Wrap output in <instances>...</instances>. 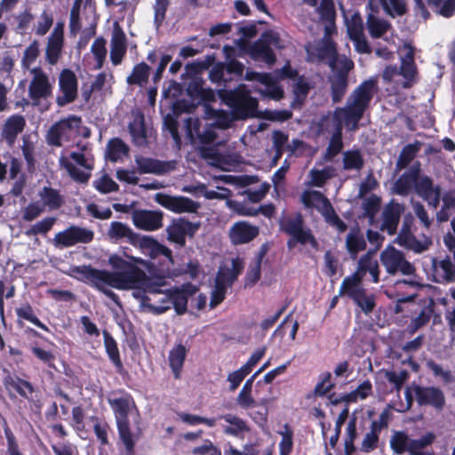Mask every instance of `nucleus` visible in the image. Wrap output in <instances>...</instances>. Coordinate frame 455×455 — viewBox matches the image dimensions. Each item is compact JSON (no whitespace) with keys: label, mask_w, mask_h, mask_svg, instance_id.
<instances>
[{"label":"nucleus","mask_w":455,"mask_h":455,"mask_svg":"<svg viewBox=\"0 0 455 455\" xmlns=\"http://www.w3.org/2000/svg\"><path fill=\"white\" fill-rule=\"evenodd\" d=\"M126 36L121 28L117 27L114 30L111 39L110 60L113 65L117 66L121 64L124 57L126 54Z\"/></svg>","instance_id":"obj_26"},{"label":"nucleus","mask_w":455,"mask_h":455,"mask_svg":"<svg viewBox=\"0 0 455 455\" xmlns=\"http://www.w3.org/2000/svg\"><path fill=\"white\" fill-rule=\"evenodd\" d=\"M395 243L398 245L407 250L413 251L416 253L423 252L428 248V243H423L417 239L411 231L399 232L397 237L395 238Z\"/></svg>","instance_id":"obj_35"},{"label":"nucleus","mask_w":455,"mask_h":455,"mask_svg":"<svg viewBox=\"0 0 455 455\" xmlns=\"http://www.w3.org/2000/svg\"><path fill=\"white\" fill-rule=\"evenodd\" d=\"M405 207L403 204L392 199L386 204L382 212L381 230H385L388 235H393L396 233L401 215L404 212Z\"/></svg>","instance_id":"obj_17"},{"label":"nucleus","mask_w":455,"mask_h":455,"mask_svg":"<svg viewBox=\"0 0 455 455\" xmlns=\"http://www.w3.org/2000/svg\"><path fill=\"white\" fill-rule=\"evenodd\" d=\"M150 74V67L144 61L136 64L132 73L127 76L126 83L129 85L142 86L148 83Z\"/></svg>","instance_id":"obj_41"},{"label":"nucleus","mask_w":455,"mask_h":455,"mask_svg":"<svg viewBox=\"0 0 455 455\" xmlns=\"http://www.w3.org/2000/svg\"><path fill=\"white\" fill-rule=\"evenodd\" d=\"M25 126L26 120L23 116L12 115L5 121L3 128V137L9 144H12Z\"/></svg>","instance_id":"obj_31"},{"label":"nucleus","mask_w":455,"mask_h":455,"mask_svg":"<svg viewBox=\"0 0 455 455\" xmlns=\"http://www.w3.org/2000/svg\"><path fill=\"white\" fill-rule=\"evenodd\" d=\"M410 438L403 431H395L390 439V447L396 454H403L407 451Z\"/></svg>","instance_id":"obj_54"},{"label":"nucleus","mask_w":455,"mask_h":455,"mask_svg":"<svg viewBox=\"0 0 455 455\" xmlns=\"http://www.w3.org/2000/svg\"><path fill=\"white\" fill-rule=\"evenodd\" d=\"M93 231L73 225L57 233L53 241L56 247L68 248L77 243H89L93 240Z\"/></svg>","instance_id":"obj_12"},{"label":"nucleus","mask_w":455,"mask_h":455,"mask_svg":"<svg viewBox=\"0 0 455 455\" xmlns=\"http://www.w3.org/2000/svg\"><path fill=\"white\" fill-rule=\"evenodd\" d=\"M366 25L370 36L374 39L382 37L392 27L388 20L379 19L371 13L367 16Z\"/></svg>","instance_id":"obj_39"},{"label":"nucleus","mask_w":455,"mask_h":455,"mask_svg":"<svg viewBox=\"0 0 455 455\" xmlns=\"http://www.w3.org/2000/svg\"><path fill=\"white\" fill-rule=\"evenodd\" d=\"M373 251H369L363 255L357 262V269L355 274H358L363 279L365 274L370 270L377 260L372 257Z\"/></svg>","instance_id":"obj_64"},{"label":"nucleus","mask_w":455,"mask_h":455,"mask_svg":"<svg viewBox=\"0 0 455 455\" xmlns=\"http://www.w3.org/2000/svg\"><path fill=\"white\" fill-rule=\"evenodd\" d=\"M161 297H150L149 295L141 296V306L146 308L149 313L158 315L165 313L171 308V293L170 289H167L160 293Z\"/></svg>","instance_id":"obj_23"},{"label":"nucleus","mask_w":455,"mask_h":455,"mask_svg":"<svg viewBox=\"0 0 455 455\" xmlns=\"http://www.w3.org/2000/svg\"><path fill=\"white\" fill-rule=\"evenodd\" d=\"M366 241L359 228H353L346 237V249L352 259H355L360 251L366 249Z\"/></svg>","instance_id":"obj_32"},{"label":"nucleus","mask_w":455,"mask_h":455,"mask_svg":"<svg viewBox=\"0 0 455 455\" xmlns=\"http://www.w3.org/2000/svg\"><path fill=\"white\" fill-rule=\"evenodd\" d=\"M218 96L231 109L233 119L245 120L258 116L259 101L251 95L245 84H239L234 90L220 89Z\"/></svg>","instance_id":"obj_3"},{"label":"nucleus","mask_w":455,"mask_h":455,"mask_svg":"<svg viewBox=\"0 0 455 455\" xmlns=\"http://www.w3.org/2000/svg\"><path fill=\"white\" fill-rule=\"evenodd\" d=\"M188 348L181 343L176 344L169 352L168 362L175 379L181 378Z\"/></svg>","instance_id":"obj_28"},{"label":"nucleus","mask_w":455,"mask_h":455,"mask_svg":"<svg viewBox=\"0 0 455 455\" xmlns=\"http://www.w3.org/2000/svg\"><path fill=\"white\" fill-rule=\"evenodd\" d=\"M56 222V218L46 217L33 224L29 228L26 229L24 234L28 237L35 236L37 235H45L49 231L52 230L53 225Z\"/></svg>","instance_id":"obj_48"},{"label":"nucleus","mask_w":455,"mask_h":455,"mask_svg":"<svg viewBox=\"0 0 455 455\" xmlns=\"http://www.w3.org/2000/svg\"><path fill=\"white\" fill-rule=\"evenodd\" d=\"M128 151V146L120 138H113L108 143V155L112 162L117 161L121 154L126 155Z\"/></svg>","instance_id":"obj_53"},{"label":"nucleus","mask_w":455,"mask_h":455,"mask_svg":"<svg viewBox=\"0 0 455 455\" xmlns=\"http://www.w3.org/2000/svg\"><path fill=\"white\" fill-rule=\"evenodd\" d=\"M94 187L101 194H108L119 190L118 184L108 175H104L99 180H95Z\"/></svg>","instance_id":"obj_61"},{"label":"nucleus","mask_w":455,"mask_h":455,"mask_svg":"<svg viewBox=\"0 0 455 455\" xmlns=\"http://www.w3.org/2000/svg\"><path fill=\"white\" fill-rule=\"evenodd\" d=\"M103 339L105 350L108 359L114 364L116 371L120 375H124L125 373V370L121 360L119 348L116 339L108 331H103Z\"/></svg>","instance_id":"obj_30"},{"label":"nucleus","mask_w":455,"mask_h":455,"mask_svg":"<svg viewBox=\"0 0 455 455\" xmlns=\"http://www.w3.org/2000/svg\"><path fill=\"white\" fill-rule=\"evenodd\" d=\"M155 199L157 204L175 213H195L200 208L199 203L183 196H172L157 193Z\"/></svg>","instance_id":"obj_13"},{"label":"nucleus","mask_w":455,"mask_h":455,"mask_svg":"<svg viewBox=\"0 0 455 455\" xmlns=\"http://www.w3.org/2000/svg\"><path fill=\"white\" fill-rule=\"evenodd\" d=\"M399 74L404 77L402 87L411 88L416 82L417 68L414 61V52L412 48L407 52L402 59Z\"/></svg>","instance_id":"obj_27"},{"label":"nucleus","mask_w":455,"mask_h":455,"mask_svg":"<svg viewBox=\"0 0 455 455\" xmlns=\"http://www.w3.org/2000/svg\"><path fill=\"white\" fill-rule=\"evenodd\" d=\"M136 246H139L152 259L163 256L164 258L163 264L167 265L166 271L174 265L172 251L152 236L140 235Z\"/></svg>","instance_id":"obj_14"},{"label":"nucleus","mask_w":455,"mask_h":455,"mask_svg":"<svg viewBox=\"0 0 455 455\" xmlns=\"http://www.w3.org/2000/svg\"><path fill=\"white\" fill-rule=\"evenodd\" d=\"M365 110L347 103L346 107L336 108L331 116H323L320 119L319 127L323 132H330L331 126L340 128L343 126L349 132L359 129V122L363 116Z\"/></svg>","instance_id":"obj_5"},{"label":"nucleus","mask_w":455,"mask_h":455,"mask_svg":"<svg viewBox=\"0 0 455 455\" xmlns=\"http://www.w3.org/2000/svg\"><path fill=\"white\" fill-rule=\"evenodd\" d=\"M319 62H327L329 67L335 70L338 60V50L334 41L327 36H324L321 43L315 47L313 53Z\"/></svg>","instance_id":"obj_21"},{"label":"nucleus","mask_w":455,"mask_h":455,"mask_svg":"<svg viewBox=\"0 0 455 455\" xmlns=\"http://www.w3.org/2000/svg\"><path fill=\"white\" fill-rule=\"evenodd\" d=\"M433 277L437 283H451L455 282V265L451 262L449 256L445 259L437 260L433 259Z\"/></svg>","instance_id":"obj_22"},{"label":"nucleus","mask_w":455,"mask_h":455,"mask_svg":"<svg viewBox=\"0 0 455 455\" xmlns=\"http://www.w3.org/2000/svg\"><path fill=\"white\" fill-rule=\"evenodd\" d=\"M136 172L140 174L153 173L162 175L166 172V163L158 159L146 157L141 155L135 156Z\"/></svg>","instance_id":"obj_29"},{"label":"nucleus","mask_w":455,"mask_h":455,"mask_svg":"<svg viewBox=\"0 0 455 455\" xmlns=\"http://www.w3.org/2000/svg\"><path fill=\"white\" fill-rule=\"evenodd\" d=\"M421 143L416 140L414 143L408 144L401 150L398 159L395 163V171L400 172L408 167L420 150Z\"/></svg>","instance_id":"obj_38"},{"label":"nucleus","mask_w":455,"mask_h":455,"mask_svg":"<svg viewBox=\"0 0 455 455\" xmlns=\"http://www.w3.org/2000/svg\"><path fill=\"white\" fill-rule=\"evenodd\" d=\"M249 54L254 60H260L268 65H273L276 60L269 42L264 38L258 39L251 45Z\"/></svg>","instance_id":"obj_25"},{"label":"nucleus","mask_w":455,"mask_h":455,"mask_svg":"<svg viewBox=\"0 0 455 455\" xmlns=\"http://www.w3.org/2000/svg\"><path fill=\"white\" fill-rule=\"evenodd\" d=\"M311 184L317 188L324 186L326 181L331 178V169L325 167L322 170L312 169L310 171Z\"/></svg>","instance_id":"obj_57"},{"label":"nucleus","mask_w":455,"mask_h":455,"mask_svg":"<svg viewBox=\"0 0 455 455\" xmlns=\"http://www.w3.org/2000/svg\"><path fill=\"white\" fill-rule=\"evenodd\" d=\"M420 163L416 162L395 181L392 193L407 196L414 189L419 196H427V193L431 190V178L427 175L420 176Z\"/></svg>","instance_id":"obj_4"},{"label":"nucleus","mask_w":455,"mask_h":455,"mask_svg":"<svg viewBox=\"0 0 455 455\" xmlns=\"http://www.w3.org/2000/svg\"><path fill=\"white\" fill-rule=\"evenodd\" d=\"M318 13L320 18L327 22H334L336 17L335 6L332 0H322Z\"/></svg>","instance_id":"obj_62"},{"label":"nucleus","mask_w":455,"mask_h":455,"mask_svg":"<svg viewBox=\"0 0 455 455\" xmlns=\"http://www.w3.org/2000/svg\"><path fill=\"white\" fill-rule=\"evenodd\" d=\"M282 439L279 443L280 455H291L293 449V430L288 424L283 425V431H280Z\"/></svg>","instance_id":"obj_52"},{"label":"nucleus","mask_w":455,"mask_h":455,"mask_svg":"<svg viewBox=\"0 0 455 455\" xmlns=\"http://www.w3.org/2000/svg\"><path fill=\"white\" fill-rule=\"evenodd\" d=\"M91 420L94 422L93 432L96 435L97 440L103 446L108 445V431L110 430L109 424L107 421L102 420L96 416L91 417Z\"/></svg>","instance_id":"obj_49"},{"label":"nucleus","mask_w":455,"mask_h":455,"mask_svg":"<svg viewBox=\"0 0 455 455\" xmlns=\"http://www.w3.org/2000/svg\"><path fill=\"white\" fill-rule=\"evenodd\" d=\"M106 43V40L102 36H100L94 40L91 47V52L96 60L94 69H100L104 65L107 56Z\"/></svg>","instance_id":"obj_50"},{"label":"nucleus","mask_w":455,"mask_h":455,"mask_svg":"<svg viewBox=\"0 0 455 455\" xmlns=\"http://www.w3.org/2000/svg\"><path fill=\"white\" fill-rule=\"evenodd\" d=\"M343 169L346 171H361L364 166V158L359 149H349L343 153Z\"/></svg>","instance_id":"obj_42"},{"label":"nucleus","mask_w":455,"mask_h":455,"mask_svg":"<svg viewBox=\"0 0 455 455\" xmlns=\"http://www.w3.org/2000/svg\"><path fill=\"white\" fill-rule=\"evenodd\" d=\"M3 385L10 399H14L19 395L21 398L28 400L30 410L34 413H41L44 404L40 398L33 397L32 395L35 392V387L31 382L23 379L17 375L8 373L3 379Z\"/></svg>","instance_id":"obj_6"},{"label":"nucleus","mask_w":455,"mask_h":455,"mask_svg":"<svg viewBox=\"0 0 455 455\" xmlns=\"http://www.w3.org/2000/svg\"><path fill=\"white\" fill-rule=\"evenodd\" d=\"M132 262L124 259L117 254L108 259V263L116 271L97 269L91 265L75 267L73 272L83 282H88L92 286L103 292L106 296L116 300L118 296L105 286L117 290H132L140 288L144 295L157 297L163 293L162 287L165 285L163 277L153 278L140 268L136 264H143V259L136 257L130 258Z\"/></svg>","instance_id":"obj_1"},{"label":"nucleus","mask_w":455,"mask_h":455,"mask_svg":"<svg viewBox=\"0 0 455 455\" xmlns=\"http://www.w3.org/2000/svg\"><path fill=\"white\" fill-rule=\"evenodd\" d=\"M255 379V375L251 376L243 384L241 391L239 392L236 402L242 409L247 410L252 408L256 404L255 399L252 397V386Z\"/></svg>","instance_id":"obj_44"},{"label":"nucleus","mask_w":455,"mask_h":455,"mask_svg":"<svg viewBox=\"0 0 455 455\" xmlns=\"http://www.w3.org/2000/svg\"><path fill=\"white\" fill-rule=\"evenodd\" d=\"M28 347L33 355L40 362L44 363L48 367L54 366L55 355L51 350L40 347L36 341L29 343Z\"/></svg>","instance_id":"obj_51"},{"label":"nucleus","mask_w":455,"mask_h":455,"mask_svg":"<svg viewBox=\"0 0 455 455\" xmlns=\"http://www.w3.org/2000/svg\"><path fill=\"white\" fill-rule=\"evenodd\" d=\"M66 135L67 132L60 126V124L57 122L50 127L47 132V142L54 147H61V139Z\"/></svg>","instance_id":"obj_59"},{"label":"nucleus","mask_w":455,"mask_h":455,"mask_svg":"<svg viewBox=\"0 0 455 455\" xmlns=\"http://www.w3.org/2000/svg\"><path fill=\"white\" fill-rule=\"evenodd\" d=\"M169 5L170 0H156L154 4V23L157 28L163 25Z\"/></svg>","instance_id":"obj_58"},{"label":"nucleus","mask_w":455,"mask_h":455,"mask_svg":"<svg viewBox=\"0 0 455 455\" xmlns=\"http://www.w3.org/2000/svg\"><path fill=\"white\" fill-rule=\"evenodd\" d=\"M320 379V381L315 387L314 394L316 396H324L334 387L335 384L331 380V374L330 371L322 373Z\"/></svg>","instance_id":"obj_56"},{"label":"nucleus","mask_w":455,"mask_h":455,"mask_svg":"<svg viewBox=\"0 0 455 455\" xmlns=\"http://www.w3.org/2000/svg\"><path fill=\"white\" fill-rule=\"evenodd\" d=\"M427 368L435 378H440L443 385H451L455 382V374L451 370H444L442 365L430 359L426 363Z\"/></svg>","instance_id":"obj_47"},{"label":"nucleus","mask_w":455,"mask_h":455,"mask_svg":"<svg viewBox=\"0 0 455 455\" xmlns=\"http://www.w3.org/2000/svg\"><path fill=\"white\" fill-rule=\"evenodd\" d=\"M379 259L387 272L392 275L398 272L404 275H411L416 271L415 267L405 259L403 252L392 245H388L381 251Z\"/></svg>","instance_id":"obj_9"},{"label":"nucleus","mask_w":455,"mask_h":455,"mask_svg":"<svg viewBox=\"0 0 455 455\" xmlns=\"http://www.w3.org/2000/svg\"><path fill=\"white\" fill-rule=\"evenodd\" d=\"M339 68L330 77L331 96L333 103H339L345 96L348 86V73L354 68L352 60L343 57L339 61Z\"/></svg>","instance_id":"obj_10"},{"label":"nucleus","mask_w":455,"mask_h":455,"mask_svg":"<svg viewBox=\"0 0 455 455\" xmlns=\"http://www.w3.org/2000/svg\"><path fill=\"white\" fill-rule=\"evenodd\" d=\"M412 389L419 407L431 408L437 412L446 407V396L440 387L412 383Z\"/></svg>","instance_id":"obj_8"},{"label":"nucleus","mask_w":455,"mask_h":455,"mask_svg":"<svg viewBox=\"0 0 455 455\" xmlns=\"http://www.w3.org/2000/svg\"><path fill=\"white\" fill-rule=\"evenodd\" d=\"M128 130L134 145L139 147L147 145V132L144 116L142 115L129 124Z\"/></svg>","instance_id":"obj_40"},{"label":"nucleus","mask_w":455,"mask_h":455,"mask_svg":"<svg viewBox=\"0 0 455 455\" xmlns=\"http://www.w3.org/2000/svg\"><path fill=\"white\" fill-rule=\"evenodd\" d=\"M362 277L358 274H353L343 279L339 288V295H347L352 299H358L364 288L361 286Z\"/></svg>","instance_id":"obj_33"},{"label":"nucleus","mask_w":455,"mask_h":455,"mask_svg":"<svg viewBox=\"0 0 455 455\" xmlns=\"http://www.w3.org/2000/svg\"><path fill=\"white\" fill-rule=\"evenodd\" d=\"M330 132H332V134L330 138L329 144L323 156V160L327 162L331 161L333 157L339 155L344 147L343 131H341L340 128L331 126Z\"/></svg>","instance_id":"obj_36"},{"label":"nucleus","mask_w":455,"mask_h":455,"mask_svg":"<svg viewBox=\"0 0 455 455\" xmlns=\"http://www.w3.org/2000/svg\"><path fill=\"white\" fill-rule=\"evenodd\" d=\"M220 419H224L230 426L224 428V433L228 435L238 437L241 434L249 432L250 427L247 423L241 418L231 413L220 415Z\"/></svg>","instance_id":"obj_37"},{"label":"nucleus","mask_w":455,"mask_h":455,"mask_svg":"<svg viewBox=\"0 0 455 455\" xmlns=\"http://www.w3.org/2000/svg\"><path fill=\"white\" fill-rule=\"evenodd\" d=\"M198 228V224L185 219H179L166 228L167 239L180 248L184 247L186 245V235L194 236Z\"/></svg>","instance_id":"obj_16"},{"label":"nucleus","mask_w":455,"mask_h":455,"mask_svg":"<svg viewBox=\"0 0 455 455\" xmlns=\"http://www.w3.org/2000/svg\"><path fill=\"white\" fill-rule=\"evenodd\" d=\"M108 235L116 240L126 238L127 241L134 246H136L140 236V235L133 232L129 226L119 221H113L110 224Z\"/></svg>","instance_id":"obj_34"},{"label":"nucleus","mask_w":455,"mask_h":455,"mask_svg":"<svg viewBox=\"0 0 455 455\" xmlns=\"http://www.w3.org/2000/svg\"><path fill=\"white\" fill-rule=\"evenodd\" d=\"M4 431L7 441V452L9 455H23L20 451L19 443L7 421L4 419Z\"/></svg>","instance_id":"obj_60"},{"label":"nucleus","mask_w":455,"mask_h":455,"mask_svg":"<svg viewBox=\"0 0 455 455\" xmlns=\"http://www.w3.org/2000/svg\"><path fill=\"white\" fill-rule=\"evenodd\" d=\"M16 315L18 317V323L19 325H21L20 319L27 320L33 324H35L36 327L42 329L45 331H50V329L46 324L42 323L40 319L36 316L35 314L34 308L29 303H25L21 307H17L15 309Z\"/></svg>","instance_id":"obj_43"},{"label":"nucleus","mask_w":455,"mask_h":455,"mask_svg":"<svg viewBox=\"0 0 455 455\" xmlns=\"http://www.w3.org/2000/svg\"><path fill=\"white\" fill-rule=\"evenodd\" d=\"M117 393L122 395L117 398H108L116 424L118 437L124 447V455H135L136 443L142 435V430L137 427L135 432L132 431L129 420V413L132 408L136 407L132 395L124 389H118Z\"/></svg>","instance_id":"obj_2"},{"label":"nucleus","mask_w":455,"mask_h":455,"mask_svg":"<svg viewBox=\"0 0 455 455\" xmlns=\"http://www.w3.org/2000/svg\"><path fill=\"white\" fill-rule=\"evenodd\" d=\"M196 291V286L191 283H184L180 288H170L171 307H173L178 315H182L187 312L188 299Z\"/></svg>","instance_id":"obj_20"},{"label":"nucleus","mask_w":455,"mask_h":455,"mask_svg":"<svg viewBox=\"0 0 455 455\" xmlns=\"http://www.w3.org/2000/svg\"><path fill=\"white\" fill-rule=\"evenodd\" d=\"M59 86L62 95L56 98L59 107L74 102L77 98L78 82L75 73L70 69H63L59 77Z\"/></svg>","instance_id":"obj_15"},{"label":"nucleus","mask_w":455,"mask_h":455,"mask_svg":"<svg viewBox=\"0 0 455 455\" xmlns=\"http://www.w3.org/2000/svg\"><path fill=\"white\" fill-rule=\"evenodd\" d=\"M34 76L28 85V97L31 104L37 107L42 100H46L52 96V85L48 76L39 68L32 70Z\"/></svg>","instance_id":"obj_11"},{"label":"nucleus","mask_w":455,"mask_h":455,"mask_svg":"<svg viewBox=\"0 0 455 455\" xmlns=\"http://www.w3.org/2000/svg\"><path fill=\"white\" fill-rule=\"evenodd\" d=\"M434 309L432 306L424 307L419 314L411 319V323L407 326V331L409 334L413 335L419 329L427 325L430 321Z\"/></svg>","instance_id":"obj_46"},{"label":"nucleus","mask_w":455,"mask_h":455,"mask_svg":"<svg viewBox=\"0 0 455 455\" xmlns=\"http://www.w3.org/2000/svg\"><path fill=\"white\" fill-rule=\"evenodd\" d=\"M39 196L44 204L52 210L60 208L63 204V199L60 191L51 187H44L39 192Z\"/></svg>","instance_id":"obj_45"},{"label":"nucleus","mask_w":455,"mask_h":455,"mask_svg":"<svg viewBox=\"0 0 455 455\" xmlns=\"http://www.w3.org/2000/svg\"><path fill=\"white\" fill-rule=\"evenodd\" d=\"M63 166L67 170L68 175L78 183H86L91 177L90 172L80 170L68 161L63 163Z\"/></svg>","instance_id":"obj_63"},{"label":"nucleus","mask_w":455,"mask_h":455,"mask_svg":"<svg viewBox=\"0 0 455 455\" xmlns=\"http://www.w3.org/2000/svg\"><path fill=\"white\" fill-rule=\"evenodd\" d=\"M386 12L391 17L403 16L407 12L406 4L403 0H380Z\"/></svg>","instance_id":"obj_55"},{"label":"nucleus","mask_w":455,"mask_h":455,"mask_svg":"<svg viewBox=\"0 0 455 455\" xmlns=\"http://www.w3.org/2000/svg\"><path fill=\"white\" fill-rule=\"evenodd\" d=\"M280 230L289 235L295 242L301 244H309L313 249L318 250L319 243L312 231L304 227V218L300 212L294 216L282 218L279 220Z\"/></svg>","instance_id":"obj_7"},{"label":"nucleus","mask_w":455,"mask_h":455,"mask_svg":"<svg viewBox=\"0 0 455 455\" xmlns=\"http://www.w3.org/2000/svg\"><path fill=\"white\" fill-rule=\"evenodd\" d=\"M376 83L374 80H366L360 84L353 92V100L350 104L366 110L373 97V91Z\"/></svg>","instance_id":"obj_24"},{"label":"nucleus","mask_w":455,"mask_h":455,"mask_svg":"<svg viewBox=\"0 0 455 455\" xmlns=\"http://www.w3.org/2000/svg\"><path fill=\"white\" fill-rule=\"evenodd\" d=\"M259 234V228L248 221L235 222L229 229V239L234 245L244 244L254 240Z\"/></svg>","instance_id":"obj_18"},{"label":"nucleus","mask_w":455,"mask_h":455,"mask_svg":"<svg viewBox=\"0 0 455 455\" xmlns=\"http://www.w3.org/2000/svg\"><path fill=\"white\" fill-rule=\"evenodd\" d=\"M162 212L150 210H135L132 212V222L140 229L155 231L163 226Z\"/></svg>","instance_id":"obj_19"}]
</instances>
